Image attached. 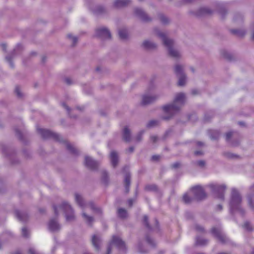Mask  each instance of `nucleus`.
I'll list each match as a JSON object with an SVG mask.
<instances>
[{"label": "nucleus", "mask_w": 254, "mask_h": 254, "mask_svg": "<svg viewBox=\"0 0 254 254\" xmlns=\"http://www.w3.org/2000/svg\"><path fill=\"white\" fill-rule=\"evenodd\" d=\"M197 164L201 167H203L204 166L205 164V161H203V160H199L197 162Z\"/></svg>", "instance_id": "obj_60"}, {"label": "nucleus", "mask_w": 254, "mask_h": 254, "mask_svg": "<svg viewBox=\"0 0 254 254\" xmlns=\"http://www.w3.org/2000/svg\"><path fill=\"white\" fill-rule=\"evenodd\" d=\"M160 97V95L156 94L150 95L149 94H144L142 96V104L147 105L151 104L156 101Z\"/></svg>", "instance_id": "obj_14"}, {"label": "nucleus", "mask_w": 254, "mask_h": 254, "mask_svg": "<svg viewBox=\"0 0 254 254\" xmlns=\"http://www.w3.org/2000/svg\"><path fill=\"white\" fill-rule=\"evenodd\" d=\"M62 106L66 110L68 114L71 118H75V116H72L70 115V108L64 102L62 103Z\"/></svg>", "instance_id": "obj_52"}, {"label": "nucleus", "mask_w": 254, "mask_h": 254, "mask_svg": "<svg viewBox=\"0 0 254 254\" xmlns=\"http://www.w3.org/2000/svg\"><path fill=\"white\" fill-rule=\"evenodd\" d=\"M123 139L126 142H129L131 140V132L129 129L125 127L123 131Z\"/></svg>", "instance_id": "obj_26"}, {"label": "nucleus", "mask_w": 254, "mask_h": 254, "mask_svg": "<svg viewBox=\"0 0 254 254\" xmlns=\"http://www.w3.org/2000/svg\"><path fill=\"white\" fill-rule=\"evenodd\" d=\"M66 147L67 149L72 154H78V151L77 149L74 148L72 145L70 144L68 142L66 143Z\"/></svg>", "instance_id": "obj_38"}, {"label": "nucleus", "mask_w": 254, "mask_h": 254, "mask_svg": "<svg viewBox=\"0 0 254 254\" xmlns=\"http://www.w3.org/2000/svg\"><path fill=\"white\" fill-rule=\"evenodd\" d=\"M95 36L102 40H106L111 39V34L107 28L102 27L96 29Z\"/></svg>", "instance_id": "obj_11"}, {"label": "nucleus", "mask_w": 254, "mask_h": 254, "mask_svg": "<svg viewBox=\"0 0 254 254\" xmlns=\"http://www.w3.org/2000/svg\"><path fill=\"white\" fill-rule=\"evenodd\" d=\"M101 181L105 186H107L109 183V175L106 171H103L102 173Z\"/></svg>", "instance_id": "obj_32"}, {"label": "nucleus", "mask_w": 254, "mask_h": 254, "mask_svg": "<svg viewBox=\"0 0 254 254\" xmlns=\"http://www.w3.org/2000/svg\"><path fill=\"white\" fill-rule=\"evenodd\" d=\"M160 124V121L157 120H153L150 121L146 125L148 128H152L158 126Z\"/></svg>", "instance_id": "obj_37"}, {"label": "nucleus", "mask_w": 254, "mask_h": 254, "mask_svg": "<svg viewBox=\"0 0 254 254\" xmlns=\"http://www.w3.org/2000/svg\"><path fill=\"white\" fill-rule=\"evenodd\" d=\"M213 236L217 238L221 243L226 244L228 239L222 231L221 227H214L211 230Z\"/></svg>", "instance_id": "obj_10"}, {"label": "nucleus", "mask_w": 254, "mask_h": 254, "mask_svg": "<svg viewBox=\"0 0 254 254\" xmlns=\"http://www.w3.org/2000/svg\"><path fill=\"white\" fill-rule=\"evenodd\" d=\"M22 49L23 47L22 45L20 44H18L13 49L11 54L5 57V59L9 63V65L11 68L14 67V64L12 62V58H14L16 55L19 54Z\"/></svg>", "instance_id": "obj_13"}, {"label": "nucleus", "mask_w": 254, "mask_h": 254, "mask_svg": "<svg viewBox=\"0 0 254 254\" xmlns=\"http://www.w3.org/2000/svg\"><path fill=\"white\" fill-rule=\"evenodd\" d=\"M160 158V156L159 155H153L151 157V160L154 161H158Z\"/></svg>", "instance_id": "obj_61"}, {"label": "nucleus", "mask_w": 254, "mask_h": 254, "mask_svg": "<svg viewBox=\"0 0 254 254\" xmlns=\"http://www.w3.org/2000/svg\"><path fill=\"white\" fill-rule=\"evenodd\" d=\"M82 216L85 222L90 226H92V224L94 221V219L92 216L88 215L85 212L82 213Z\"/></svg>", "instance_id": "obj_30"}, {"label": "nucleus", "mask_w": 254, "mask_h": 254, "mask_svg": "<svg viewBox=\"0 0 254 254\" xmlns=\"http://www.w3.org/2000/svg\"><path fill=\"white\" fill-rule=\"evenodd\" d=\"M184 69L185 65L180 64H176L174 66V71L177 76L186 74Z\"/></svg>", "instance_id": "obj_22"}, {"label": "nucleus", "mask_w": 254, "mask_h": 254, "mask_svg": "<svg viewBox=\"0 0 254 254\" xmlns=\"http://www.w3.org/2000/svg\"><path fill=\"white\" fill-rule=\"evenodd\" d=\"M195 229L196 230V231H197L198 232H204V228L203 227H202L201 226H200L197 224H196L195 225Z\"/></svg>", "instance_id": "obj_56"}, {"label": "nucleus", "mask_w": 254, "mask_h": 254, "mask_svg": "<svg viewBox=\"0 0 254 254\" xmlns=\"http://www.w3.org/2000/svg\"><path fill=\"white\" fill-rule=\"evenodd\" d=\"M208 135L212 140H216L219 138L220 132L217 130H209L208 131Z\"/></svg>", "instance_id": "obj_28"}, {"label": "nucleus", "mask_w": 254, "mask_h": 254, "mask_svg": "<svg viewBox=\"0 0 254 254\" xmlns=\"http://www.w3.org/2000/svg\"><path fill=\"white\" fill-rule=\"evenodd\" d=\"M230 32L238 37H243L246 34V31L244 29H231Z\"/></svg>", "instance_id": "obj_33"}, {"label": "nucleus", "mask_w": 254, "mask_h": 254, "mask_svg": "<svg viewBox=\"0 0 254 254\" xmlns=\"http://www.w3.org/2000/svg\"><path fill=\"white\" fill-rule=\"evenodd\" d=\"M131 183V176L129 173H126L124 177V185L125 188V192L128 193L129 191V187Z\"/></svg>", "instance_id": "obj_20"}, {"label": "nucleus", "mask_w": 254, "mask_h": 254, "mask_svg": "<svg viewBox=\"0 0 254 254\" xmlns=\"http://www.w3.org/2000/svg\"><path fill=\"white\" fill-rule=\"evenodd\" d=\"M53 208L54 210L55 214L56 216H58L59 215L58 207L56 205H53Z\"/></svg>", "instance_id": "obj_63"}, {"label": "nucleus", "mask_w": 254, "mask_h": 254, "mask_svg": "<svg viewBox=\"0 0 254 254\" xmlns=\"http://www.w3.org/2000/svg\"><path fill=\"white\" fill-rule=\"evenodd\" d=\"M15 92L18 98H22L23 94L21 91L20 88L19 86H16L15 89Z\"/></svg>", "instance_id": "obj_53"}, {"label": "nucleus", "mask_w": 254, "mask_h": 254, "mask_svg": "<svg viewBox=\"0 0 254 254\" xmlns=\"http://www.w3.org/2000/svg\"><path fill=\"white\" fill-rule=\"evenodd\" d=\"M144 190L147 191H156L158 190V187L155 184H148L145 186Z\"/></svg>", "instance_id": "obj_35"}, {"label": "nucleus", "mask_w": 254, "mask_h": 254, "mask_svg": "<svg viewBox=\"0 0 254 254\" xmlns=\"http://www.w3.org/2000/svg\"><path fill=\"white\" fill-rule=\"evenodd\" d=\"M254 197V185H252L250 188V192L248 194V199L249 206L254 208V206L252 201V198Z\"/></svg>", "instance_id": "obj_27"}, {"label": "nucleus", "mask_w": 254, "mask_h": 254, "mask_svg": "<svg viewBox=\"0 0 254 254\" xmlns=\"http://www.w3.org/2000/svg\"><path fill=\"white\" fill-rule=\"evenodd\" d=\"M181 166V164L179 162H175L172 164V167L174 169H177Z\"/></svg>", "instance_id": "obj_59"}, {"label": "nucleus", "mask_w": 254, "mask_h": 254, "mask_svg": "<svg viewBox=\"0 0 254 254\" xmlns=\"http://www.w3.org/2000/svg\"><path fill=\"white\" fill-rule=\"evenodd\" d=\"M67 37L72 42V46L74 47L75 46V45L76 44L77 41H78V39H77V37H75V36H73L72 34H68L67 35Z\"/></svg>", "instance_id": "obj_42"}, {"label": "nucleus", "mask_w": 254, "mask_h": 254, "mask_svg": "<svg viewBox=\"0 0 254 254\" xmlns=\"http://www.w3.org/2000/svg\"><path fill=\"white\" fill-rule=\"evenodd\" d=\"M225 138L227 142L232 146L236 147L240 144L239 135L235 131H229L226 133Z\"/></svg>", "instance_id": "obj_9"}, {"label": "nucleus", "mask_w": 254, "mask_h": 254, "mask_svg": "<svg viewBox=\"0 0 254 254\" xmlns=\"http://www.w3.org/2000/svg\"><path fill=\"white\" fill-rule=\"evenodd\" d=\"M110 158L112 166L113 168H116L119 162V156L118 153L115 151H112L110 153Z\"/></svg>", "instance_id": "obj_23"}, {"label": "nucleus", "mask_w": 254, "mask_h": 254, "mask_svg": "<svg viewBox=\"0 0 254 254\" xmlns=\"http://www.w3.org/2000/svg\"><path fill=\"white\" fill-rule=\"evenodd\" d=\"M243 227L247 231L249 232H251L253 230V226L252 224L250 223L249 221H246L243 226Z\"/></svg>", "instance_id": "obj_43"}, {"label": "nucleus", "mask_w": 254, "mask_h": 254, "mask_svg": "<svg viewBox=\"0 0 254 254\" xmlns=\"http://www.w3.org/2000/svg\"><path fill=\"white\" fill-rule=\"evenodd\" d=\"M118 215L121 218H125L127 217V211L126 209L120 208L118 210Z\"/></svg>", "instance_id": "obj_41"}, {"label": "nucleus", "mask_w": 254, "mask_h": 254, "mask_svg": "<svg viewBox=\"0 0 254 254\" xmlns=\"http://www.w3.org/2000/svg\"><path fill=\"white\" fill-rule=\"evenodd\" d=\"M135 15L144 22H148L151 18L140 8H136L134 9Z\"/></svg>", "instance_id": "obj_17"}, {"label": "nucleus", "mask_w": 254, "mask_h": 254, "mask_svg": "<svg viewBox=\"0 0 254 254\" xmlns=\"http://www.w3.org/2000/svg\"><path fill=\"white\" fill-rule=\"evenodd\" d=\"M2 151L4 154L8 155V152L9 151V149L6 146H3L2 148Z\"/></svg>", "instance_id": "obj_58"}, {"label": "nucleus", "mask_w": 254, "mask_h": 254, "mask_svg": "<svg viewBox=\"0 0 254 254\" xmlns=\"http://www.w3.org/2000/svg\"><path fill=\"white\" fill-rule=\"evenodd\" d=\"M137 250L140 253H145L147 251L143 249V245L141 242H139L137 245Z\"/></svg>", "instance_id": "obj_51"}, {"label": "nucleus", "mask_w": 254, "mask_h": 254, "mask_svg": "<svg viewBox=\"0 0 254 254\" xmlns=\"http://www.w3.org/2000/svg\"><path fill=\"white\" fill-rule=\"evenodd\" d=\"M212 192L216 196L222 200H224V193L226 189V186L224 185H218L216 184H211L208 186Z\"/></svg>", "instance_id": "obj_6"}, {"label": "nucleus", "mask_w": 254, "mask_h": 254, "mask_svg": "<svg viewBox=\"0 0 254 254\" xmlns=\"http://www.w3.org/2000/svg\"><path fill=\"white\" fill-rule=\"evenodd\" d=\"M112 244L115 245L119 249V250L123 253H126L127 248L125 242L123 241L121 238L117 236H114L112 238L111 244L108 246L106 254H110L112 251Z\"/></svg>", "instance_id": "obj_5"}, {"label": "nucleus", "mask_w": 254, "mask_h": 254, "mask_svg": "<svg viewBox=\"0 0 254 254\" xmlns=\"http://www.w3.org/2000/svg\"><path fill=\"white\" fill-rule=\"evenodd\" d=\"M223 155L228 159H235L239 157V156L237 154L232 153L230 152H224Z\"/></svg>", "instance_id": "obj_39"}, {"label": "nucleus", "mask_w": 254, "mask_h": 254, "mask_svg": "<svg viewBox=\"0 0 254 254\" xmlns=\"http://www.w3.org/2000/svg\"><path fill=\"white\" fill-rule=\"evenodd\" d=\"M144 132H145V131L144 130H142L138 133V134H137V135L135 137V139H136V141L139 142V141H141V140L142 139L143 134H144Z\"/></svg>", "instance_id": "obj_50"}, {"label": "nucleus", "mask_w": 254, "mask_h": 254, "mask_svg": "<svg viewBox=\"0 0 254 254\" xmlns=\"http://www.w3.org/2000/svg\"><path fill=\"white\" fill-rule=\"evenodd\" d=\"M191 93L193 95H196L198 94L199 93V92L197 89H194L191 91Z\"/></svg>", "instance_id": "obj_62"}, {"label": "nucleus", "mask_w": 254, "mask_h": 254, "mask_svg": "<svg viewBox=\"0 0 254 254\" xmlns=\"http://www.w3.org/2000/svg\"><path fill=\"white\" fill-rule=\"evenodd\" d=\"M221 54L225 59L228 60H231L232 59L231 54L225 50L222 51Z\"/></svg>", "instance_id": "obj_44"}, {"label": "nucleus", "mask_w": 254, "mask_h": 254, "mask_svg": "<svg viewBox=\"0 0 254 254\" xmlns=\"http://www.w3.org/2000/svg\"><path fill=\"white\" fill-rule=\"evenodd\" d=\"M208 243V240L207 239L201 238L200 237H196V244L199 246H205Z\"/></svg>", "instance_id": "obj_36"}, {"label": "nucleus", "mask_w": 254, "mask_h": 254, "mask_svg": "<svg viewBox=\"0 0 254 254\" xmlns=\"http://www.w3.org/2000/svg\"><path fill=\"white\" fill-rule=\"evenodd\" d=\"M84 163L87 168L91 170H96L99 166V163L98 162L89 156H86L85 157Z\"/></svg>", "instance_id": "obj_16"}, {"label": "nucleus", "mask_w": 254, "mask_h": 254, "mask_svg": "<svg viewBox=\"0 0 254 254\" xmlns=\"http://www.w3.org/2000/svg\"><path fill=\"white\" fill-rule=\"evenodd\" d=\"M146 242L152 247H154L155 246V243L154 240L152 239L149 236L147 235L146 236Z\"/></svg>", "instance_id": "obj_49"}, {"label": "nucleus", "mask_w": 254, "mask_h": 254, "mask_svg": "<svg viewBox=\"0 0 254 254\" xmlns=\"http://www.w3.org/2000/svg\"><path fill=\"white\" fill-rule=\"evenodd\" d=\"M150 139L151 141L153 143H155L157 142V141L159 139V138H158L157 136L154 135H151L150 137Z\"/></svg>", "instance_id": "obj_57"}, {"label": "nucleus", "mask_w": 254, "mask_h": 254, "mask_svg": "<svg viewBox=\"0 0 254 254\" xmlns=\"http://www.w3.org/2000/svg\"><path fill=\"white\" fill-rule=\"evenodd\" d=\"M143 222L144 225L146 226V227L149 230H159V222L158 220L155 219V226L152 228L151 226L149 225L148 222V217L147 215H144L143 218Z\"/></svg>", "instance_id": "obj_21"}, {"label": "nucleus", "mask_w": 254, "mask_h": 254, "mask_svg": "<svg viewBox=\"0 0 254 254\" xmlns=\"http://www.w3.org/2000/svg\"><path fill=\"white\" fill-rule=\"evenodd\" d=\"M154 31L156 34L161 38L164 45L167 48L169 56L176 60L181 58V53L175 47L174 41L172 39L168 38L165 34L158 29L155 28Z\"/></svg>", "instance_id": "obj_2"}, {"label": "nucleus", "mask_w": 254, "mask_h": 254, "mask_svg": "<svg viewBox=\"0 0 254 254\" xmlns=\"http://www.w3.org/2000/svg\"><path fill=\"white\" fill-rule=\"evenodd\" d=\"M15 214L19 220L22 222L26 221L29 217L27 213L25 212H20L18 210H15Z\"/></svg>", "instance_id": "obj_25"}, {"label": "nucleus", "mask_w": 254, "mask_h": 254, "mask_svg": "<svg viewBox=\"0 0 254 254\" xmlns=\"http://www.w3.org/2000/svg\"><path fill=\"white\" fill-rule=\"evenodd\" d=\"M212 13V11L207 7L200 8L196 12V15L198 16H202L206 14H210Z\"/></svg>", "instance_id": "obj_31"}, {"label": "nucleus", "mask_w": 254, "mask_h": 254, "mask_svg": "<svg viewBox=\"0 0 254 254\" xmlns=\"http://www.w3.org/2000/svg\"><path fill=\"white\" fill-rule=\"evenodd\" d=\"M191 191L194 195V198L197 201H201L206 198V193L202 188L199 186L192 188Z\"/></svg>", "instance_id": "obj_12"}, {"label": "nucleus", "mask_w": 254, "mask_h": 254, "mask_svg": "<svg viewBox=\"0 0 254 254\" xmlns=\"http://www.w3.org/2000/svg\"><path fill=\"white\" fill-rule=\"evenodd\" d=\"M233 20L237 22H241L243 21V17L242 15L240 13H237L235 15Z\"/></svg>", "instance_id": "obj_48"}, {"label": "nucleus", "mask_w": 254, "mask_h": 254, "mask_svg": "<svg viewBox=\"0 0 254 254\" xmlns=\"http://www.w3.org/2000/svg\"><path fill=\"white\" fill-rule=\"evenodd\" d=\"M22 235L24 237H28L29 235V233L28 230L26 227H23L22 229Z\"/></svg>", "instance_id": "obj_54"}, {"label": "nucleus", "mask_w": 254, "mask_h": 254, "mask_svg": "<svg viewBox=\"0 0 254 254\" xmlns=\"http://www.w3.org/2000/svg\"><path fill=\"white\" fill-rule=\"evenodd\" d=\"M89 9L96 15H99L105 12V8L102 5H93L91 4L89 5Z\"/></svg>", "instance_id": "obj_18"}, {"label": "nucleus", "mask_w": 254, "mask_h": 254, "mask_svg": "<svg viewBox=\"0 0 254 254\" xmlns=\"http://www.w3.org/2000/svg\"><path fill=\"white\" fill-rule=\"evenodd\" d=\"M92 244L96 251L99 252L100 250V244L101 243V237L97 235H94L92 237Z\"/></svg>", "instance_id": "obj_19"}, {"label": "nucleus", "mask_w": 254, "mask_h": 254, "mask_svg": "<svg viewBox=\"0 0 254 254\" xmlns=\"http://www.w3.org/2000/svg\"><path fill=\"white\" fill-rule=\"evenodd\" d=\"M142 47L145 50H152L155 49L157 47V45L155 43L150 41L145 40L142 44Z\"/></svg>", "instance_id": "obj_24"}, {"label": "nucleus", "mask_w": 254, "mask_h": 254, "mask_svg": "<svg viewBox=\"0 0 254 254\" xmlns=\"http://www.w3.org/2000/svg\"><path fill=\"white\" fill-rule=\"evenodd\" d=\"M119 37L122 40H126L127 38V32L126 28L120 29L118 31Z\"/></svg>", "instance_id": "obj_34"}, {"label": "nucleus", "mask_w": 254, "mask_h": 254, "mask_svg": "<svg viewBox=\"0 0 254 254\" xmlns=\"http://www.w3.org/2000/svg\"><path fill=\"white\" fill-rule=\"evenodd\" d=\"M37 131L43 138L47 139L52 138L57 141H62L61 137L59 134L53 132L49 129L37 127Z\"/></svg>", "instance_id": "obj_8"}, {"label": "nucleus", "mask_w": 254, "mask_h": 254, "mask_svg": "<svg viewBox=\"0 0 254 254\" xmlns=\"http://www.w3.org/2000/svg\"><path fill=\"white\" fill-rule=\"evenodd\" d=\"M183 201L185 203H190L192 200V198L189 196L187 194H185L183 197Z\"/></svg>", "instance_id": "obj_47"}, {"label": "nucleus", "mask_w": 254, "mask_h": 254, "mask_svg": "<svg viewBox=\"0 0 254 254\" xmlns=\"http://www.w3.org/2000/svg\"><path fill=\"white\" fill-rule=\"evenodd\" d=\"M186 96L183 93H177L172 104L163 107L164 112L168 115L163 116L162 119L164 120H169L175 114L179 112L181 108L185 104Z\"/></svg>", "instance_id": "obj_1"}, {"label": "nucleus", "mask_w": 254, "mask_h": 254, "mask_svg": "<svg viewBox=\"0 0 254 254\" xmlns=\"http://www.w3.org/2000/svg\"><path fill=\"white\" fill-rule=\"evenodd\" d=\"M242 197L237 190L233 188L231 191V198L229 202L230 212L234 215L235 211L238 212L241 216H244L245 211L241 206Z\"/></svg>", "instance_id": "obj_3"}, {"label": "nucleus", "mask_w": 254, "mask_h": 254, "mask_svg": "<svg viewBox=\"0 0 254 254\" xmlns=\"http://www.w3.org/2000/svg\"><path fill=\"white\" fill-rule=\"evenodd\" d=\"M134 200L133 199H129L128 200V204L129 207H131L133 205Z\"/></svg>", "instance_id": "obj_64"}, {"label": "nucleus", "mask_w": 254, "mask_h": 254, "mask_svg": "<svg viewBox=\"0 0 254 254\" xmlns=\"http://www.w3.org/2000/svg\"><path fill=\"white\" fill-rule=\"evenodd\" d=\"M14 130L16 135L19 138L20 140H22L23 139V138L22 135L23 131H22V130L17 127H15Z\"/></svg>", "instance_id": "obj_46"}, {"label": "nucleus", "mask_w": 254, "mask_h": 254, "mask_svg": "<svg viewBox=\"0 0 254 254\" xmlns=\"http://www.w3.org/2000/svg\"><path fill=\"white\" fill-rule=\"evenodd\" d=\"M74 195L76 202L82 209H84L87 206H89L95 213L100 215L102 214L101 208L96 206L93 201L87 203L81 195L76 193Z\"/></svg>", "instance_id": "obj_4"}, {"label": "nucleus", "mask_w": 254, "mask_h": 254, "mask_svg": "<svg viewBox=\"0 0 254 254\" xmlns=\"http://www.w3.org/2000/svg\"><path fill=\"white\" fill-rule=\"evenodd\" d=\"M131 0H116L114 5L117 8L122 7L130 3Z\"/></svg>", "instance_id": "obj_29"}, {"label": "nucleus", "mask_w": 254, "mask_h": 254, "mask_svg": "<svg viewBox=\"0 0 254 254\" xmlns=\"http://www.w3.org/2000/svg\"><path fill=\"white\" fill-rule=\"evenodd\" d=\"M177 77L179 78L178 85L179 86H184L185 84L186 81V75L185 74L183 75H180L178 76Z\"/></svg>", "instance_id": "obj_40"}, {"label": "nucleus", "mask_w": 254, "mask_h": 254, "mask_svg": "<svg viewBox=\"0 0 254 254\" xmlns=\"http://www.w3.org/2000/svg\"><path fill=\"white\" fill-rule=\"evenodd\" d=\"M48 226L49 231L54 233L59 232L61 229V225L57 219L54 218L50 220Z\"/></svg>", "instance_id": "obj_15"}, {"label": "nucleus", "mask_w": 254, "mask_h": 254, "mask_svg": "<svg viewBox=\"0 0 254 254\" xmlns=\"http://www.w3.org/2000/svg\"><path fill=\"white\" fill-rule=\"evenodd\" d=\"M60 208L62 209L65 213L66 221L71 222L75 219L74 212L71 206L66 201H63Z\"/></svg>", "instance_id": "obj_7"}, {"label": "nucleus", "mask_w": 254, "mask_h": 254, "mask_svg": "<svg viewBox=\"0 0 254 254\" xmlns=\"http://www.w3.org/2000/svg\"><path fill=\"white\" fill-rule=\"evenodd\" d=\"M219 13L221 15L222 18H224V16L226 13V10L225 8L221 7L218 10Z\"/></svg>", "instance_id": "obj_55"}, {"label": "nucleus", "mask_w": 254, "mask_h": 254, "mask_svg": "<svg viewBox=\"0 0 254 254\" xmlns=\"http://www.w3.org/2000/svg\"><path fill=\"white\" fill-rule=\"evenodd\" d=\"M159 18L160 21L162 22V23L166 24L169 23V20L167 17H166L165 15H164L163 14H159Z\"/></svg>", "instance_id": "obj_45"}]
</instances>
